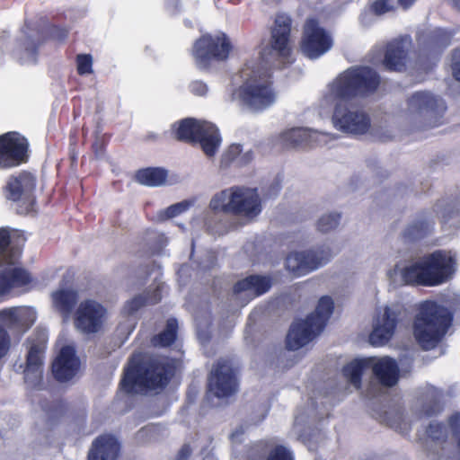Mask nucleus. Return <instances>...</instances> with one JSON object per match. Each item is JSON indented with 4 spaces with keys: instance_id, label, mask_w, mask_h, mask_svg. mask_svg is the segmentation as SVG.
<instances>
[{
    "instance_id": "obj_1",
    "label": "nucleus",
    "mask_w": 460,
    "mask_h": 460,
    "mask_svg": "<svg viewBox=\"0 0 460 460\" xmlns=\"http://www.w3.org/2000/svg\"><path fill=\"white\" fill-rule=\"evenodd\" d=\"M454 321L453 312L434 299H426L415 305L411 332L424 350L437 348L445 339Z\"/></svg>"
},
{
    "instance_id": "obj_2",
    "label": "nucleus",
    "mask_w": 460,
    "mask_h": 460,
    "mask_svg": "<svg viewBox=\"0 0 460 460\" xmlns=\"http://www.w3.org/2000/svg\"><path fill=\"white\" fill-rule=\"evenodd\" d=\"M381 77L370 66H352L340 74L330 87L332 101H351L367 97L379 87Z\"/></svg>"
},
{
    "instance_id": "obj_3",
    "label": "nucleus",
    "mask_w": 460,
    "mask_h": 460,
    "mask_svg": "<svg viewBox=\"0 0 460 460\" xmlns=\"http://www.w3.org/2000/svg\"><path fill=\"white\" fill-rule=\"evenodd\" d=\"M333 309L334 303L332 297L322 296L313 313L290 326L286 337L287 349L296 350L312 341L324 330Z\"/></svg>"
},
{
    "instance_id": "obj_4",
    "label": "nucleus",
    "mask_w": 460,
    "mask_h": 460,
    "mask_svg": "<svg viewBox=\"0 0 460 460\" xmlns=\"http://www.w3.org/2000/svg\"><path fill=\"white\" fill-rule=\"evenodd\" d=\"M209 206L212 210L247 218H253L261 211V203L257 189L239 186L224 190L216 194Z\"/></svg>"
},
{
    "instance_id": "obj_5",
    "label": "nucleus",
    "mask_w": 460,
    "mask_h": 460,
    "mask_svg": "<svg viewBox=\"0 0 460 460\" xmlns=\"http://www.w3.org/2000/svg\"><path fill=\"white\" fill-rule=\"evenodd\" d=\"M37 186L36 175L27 170H22L8 176L2 192L6 200L17 203V213L28 215L35 211Z\"/></svg>"
},
{
    "instance_id": "obj_6",
    "label": "nucleus",
    "mask_w": 460,
    "mask_h": 460,
    "mask_svg": "<svg viewBox=\"0 0 460 460\" xmlns=\"http://www.w3.org/2000/svg\"><path fill=\"white\" fill-rule=\"evenodd\" d=\"M236 93L241 104L254 111L265 110L276 99L272 75L268 72L246 79Z\"/></svg>"
},
{
    "instance_id": "obj_7",
    "label": "nucleus",
    "mask_w": 460,
    "mask_h": 460,
    "mask_svg": "<svg viewBox=\"0 0 460 460\" xmlns=\"http://www.w3.org/2000/svg\"><path fill=\"white\" fill-rule=\"evenodd\" d=\"M232 49V43L226 33H206L195 40L191 55L199 69L208 70L213 63L226 61Z\"/></svg>"
},
{
    "instance_id": "obj_8",
    "label": "nucleus",
    "mask_w": 460,
    "mask_h": 460,
    "mask_svg": "<svg viewBox=\"0 0 460 460\" xmlns=\"http://www.w3.org/2000/svg\"><path fill=\"white\" fill-rule=\"evenodd\" d=\"M30 142L18 131L0 135V171H9L29 163Z\"/></svg>"
},
{
    "instance_id": "obj_9",
    "label": "nucleus",
    "mask_w": 460,
    "mask_h": 460,
    "mask_svg": "<svg viewBox=\"0 0 460 460\" xmlns=\"http://www.w3.org/2000/svg\"><path fill=\"white\" fill-rule=\"evenodd\" d=\"M292 25L293 20L289 14L278 13L270 28L269 54L282 62L289 63L292 56Z\"/></svg>"
},
{
    "instance_id": "obj_10",
    "label": "nucleus",
    "mask_w": 460,
    "mask_h": 460,
    "mask_svg": "<svg viewBox=\"0 0 460 460\" xmlns=\"http://www.w3.org/2000/svg\"><path fill=\"white\" fill-rule=\"evenodd\" d=\"M333 46V40L330 32L321 26L316 18L305 20L302 37L300 40V50L309 59H317Z\"/></svg>"
},
{
    "instance_id": "obj_11",
    "label": "nucleus",
    "mask_w": 460,
    "mask_h": 460,
    "mask_svg": "<svg viewBox=\"0 0 460 460\" xmlns=\"http://www.w3.org/2000/svg\"><path fill=\"white\" fill-rule=\"evenodd\" d=\"M180 362L164 355L134 352L122 374H176Z\"/></svg>"
},
{
    "instance_id": "obj_12",
    "label": "nucleus",
    "mask_w": 460,
    "mask_h": 460,
    "mask_svg": "<svg viewBox=\"0 0 460 460\" xmlns=\"http://www.w3.org/2000/svg\"><path fill=\"white\" fill-rule=\"evenodd\" d=\"M407 102L410 109L423 117L425 127L436 128L443 124L447 106L442 98L420 91L411 94Z\"/></svg>"
},
{
    "instance_id": "obj_13",
    "label": "nucleus",
    "mask_w": 460,
    "mask_h": 460,
    "mask_svg": "<svg viewBox=\"0 0 460 460\" xmlns=\"http://www.w3.org/2000/svg\"><path fill=\"white\" fill-rule=\"evenodd\" d=\"M335 102L332 119L336 128L351 135H363L370 128V119L363 111H352L350 101H333Z\"/></svg>"
},
{
    "instance_id": "obj_14",
    "label": "nucleus",
    "mask_w": 460,
    "mask_h": 460,
    "mask_svg": "<svg viewBox=\"0 0 460 460\" xmlns=\"http://www.w3.org/2000/svg\"><path fill=\"white\" fill-rule=\"evenodd\" d=\"M431 287L447 282L456 271V260L450 252L437 250L422 257Z\"/></svg>"
},
{
    "instance_id": "obj_15",
    "label": "nucleus",
    "mask_w": 460,
    "mask_h": 460,
    "mask_svg": "<svg viewBox=\"0 0 460 460\" xmlns=\"http://www.w3.org/2000/svg\"><path fill=\"white\" fill-rule=\"evenodd\" d=\"M331 257L329 249L290 252L286 258V268L295 277H300L325 264Z\"/></svg>"
},
{
    "instance_id": "obj_16",
    "label": "nucleus",
    "mask_w": 460,
    "mask_h": 460,
    "mask_svg": "<svg viewBox=\"0 0 460 460\" xmlns=\"http://www.w3.org/2000/svg\"><path fill=\"white\" fill-rule=\"evenodd\" d=\"M239 389L237 376H208L204 402L210 406L228 402Z\"/></svg>"
},
{
    "instance_id": "obj_17",
    "label": "nucleus",
    "mask_w": 460,
    "mask_h": 460,
    "mask_svg": "<svg viewBox=\"0 0 460 460\" xmlns=\"http://www.w3.org/2000/svg\"><path fill=\"white\" fill-rule=\"evenodd\" d=\"M400 317V310L385 305L383 311L378 313L369 334L370 344L375 347L387 344L395 333Z\"/></svg>"
},
{
    "instance_id": "obj_18",
    "label": "nucleus",
    "mask_w": 460,
    "mask_h": 460,
    "mask_svg": "<svg viewBox=\"0 0 460 460\" xmlns=\"http://www.w3.org/2000/svg\"><path fill=\"white\" fill-rule=\"evenodd\" d=\"M174 376H123L119 389L127 394L146 395L163 391Z\"/></svg>"
},
{
    "instance_id": "obj_19",
    "label": "nucleus",
    "mask_w": 460,
    "mask_h": 460,
    "mask_svg": "<svg viewBox=\"0 0 460 460\" xmlns=\"http://www.w3.org/2000/svg\"><path fill=\"white\" fill-rule=\"evenodd\" d=\"M105 314L100 303L90 299L83 301L77 308L75 324L84 333H95L102 328Z\"/></svg>"
},
{
    "instance_id": "obj_20",
    "label": "nucleus",
    "mask_w": 460,
    "mask_h": 460,
    "mask_svg": "<svg viewBox=\"0 0 460 460\" xmlns=\"http://www.w3.org/2000/svg\"><path fill=\"white\" fill-rule=\"evenodd\" d=\"M369 369L372 374H400L396 360L389 357L354 358L342 367L341 374H364Z\"/></svg>"
},
{
    "instance_id": "obj_21",
    "label": "nucleus",
    "mask_w": 460,
    "mask_h": 460,
    "mask_svg": "<svg viewBox=\"0 0 460 460\" xmlns=\"http://www.w3.org/2000/svg\"><path fill=\"white\" fill-rule=\"evenodd\" d=\"M411 44L410 36L405 35L386 44L383 66L389 72H402L407 67L408 52Z\"/></svg>"
},
{
    "instance_id": "obj_22",
    "label": "nucleus",
    "mask_w": 460,
    "mask_h": 460,
    "mask_svg": "<svg viewBox=\"0 0 460 460\" xmlns=\"http://www.w3.org/2000/svg\"><path fill=\"white\" fill-rule=\"evenodd\" d=\"M36 314L30 307L19 306L0 311V323L13 335L22 336L35 323Z\"/></svg>"
},
{
    "instance_id": "obj_23",
    "label": "nucleus",
    "mask_w": 460,
    "mask_h": 460,
    "mask_svg": "<svg viewBox=\"0 0 460 460\" xmlns=\"http://www.w3.org/2000/svg\"><path fill=\"white\" fill-rule=\"evenodd\" d=\"M246 460H295L293 452L284 445L272 440L255 442L247 450Z\"/></svg>"
},
{
    "instance_id": "obj_24",
    "label": "nucleus",
    "mask_w": 460,
    "mask_h": 460,
    "mask_svg": "<svg viewBox=\"0 0 460 460\" xmlns=\"http://www.w3.org/2000/svg\"><path fill=\"white\" fill-rule=\"evenodd\" d=\"M271 286L272 279L270 277L252 274L238 280L233 286V294L234 296H243L249 300H252L267 293Z\"/></svg>"
},
{
    "instance_id": "obj_25",
    "label": "nucleus",
    "mask_w": 460,
    "mask_h": 460,
    "mask_svg": "<svg viewBox=\"0 0 460 460\" xmlns=\"http://www.w3.org/2000/svg\"><path fill=\"white\" fill-rule=\"evenodd\" d=\"M453 33L443 28H435L423 33L421 38L418 39L420 48L423 51L433 55L436 58L447 49L452 42Z\"/></svg>"
},
{
    "instance_id": "obj_26",
    "label": "nucleus",
    "mask_w": 460,
    "mask_h": 460,
    "mask_svg": "<svg viewBox=\"0 0 460 460\" xmlns=\"http://www.w3.org/2000/svg\"><path fill=\"white\" fill-rule=\"evenodd\" d=\"M120 445L111 435H101L92 443L87 460H116L119 455Z\"/></svg>"
},
{
    "instance_id": "obj_27",
    "label": "nucleus",
    "mask_w": 460,
    "mask_h": 460,
    "mask_svg": "<svg viewBox=\"0 0 460 460\" xmlns=\"http://www.w3.org/2000/svg\"><path fill=\"white\" fill-rule=\"evenodd\" d=\"M31 276L27 270L19 267H6L0 270V296L9 293L14 288L30 284Z\"/></svg>"
},
{
    "instance_id": "obj_28",
    "label": "nucleus",
    "mask_w": 460,
    "mask_h": 460,
    "mask_svg": "<svg viewBox=\"0 0 460 460\" xmlns=\"http://www.w3.org/2000/svg\"><path fill=\"white\" fill-rule=\"evenodd\" d=\"M319 133L305 128H295L283 132L281 141L286 147H313Z\"/></svg>"
},
{
    "instance_id": "obj_29",
    "label": "nucleus",
    "mask_w": 460,
    "mask_h": 460,
    "mask_svg": "<svg viewBox=\"0 0 460 460\" xmlns=\"http://www.w3.org/2000/svg\"><path fill=\"white\" fill-rule=\"evenodd\" d=\"M80 359L74 347L61 348L51 366V374H76L80 368Z\"/></svg>"
},
{
    "instance_id": "obj_30",
    "label": "nucleus",
    "mask_w": 460,
    "mask_h": 460,
    "mask_svg": "<svg viewBox=\"0 0 460 460\" xmlns=\"http://www.w3.org/2000/svg\"><path fill=\"white\" fill-rule=\"evenodd\" d=\"M208 123L193 118L183 119L175 128V138L184 143L197 144V139H199Z\"/></svg>"
},
{
    "instance_id": "obj_31",
    "label": "nucleus",
    "mask_w": 460,
    "mask_h": 460,
    "mask_svg": "<svg viewBox=\"0 0 460 460\" xmlns=\"http://www.w3.org/2000/svg\"><path fill=\"white\" fill-rule=\"evenodd\" d=\"M400 277L403 285L431 287L422 258L411 265L403 267L400 270Z\"/></svg>"
},
{
    "instance_id": "obj_32",
    "label": "nucleus",
    "mask_w": 460,
    "mask_h": 460,
    "mask_svg": "<svg viewBox=\"0 0 460 460\" xmlns=\"http://www.w3.org/2000/svg\"><path fill=\"white\" fill-rule=\"evenodd\" d=\"M168 172L162 167H146L139 169L135 173V180L141 185L158 187L165 184Z\"/></svg>"
},
{
    "instance_id": "obj_33",
    "label": "nucleus",
    "mask_w": 460,
    "mask_h": 460,
    "mask_svg": "<svg viewBox=\"0 0 460 460\" xmlns=\"http://www.w3.org/2000/svg\"><path fill=\"white\" fill-rule=\"evenodd\" d=\"M202 151L207 156H214L221 144V137L218 129L211 123H208L202 134L197 139Z\"/></svg>"
},
{
    "instance_id": "obj_34",
    "label": "nucleus",
    "mask_w": 460,
    "mask_h": 460,
    "mask_svg": "<svg viewBox=\"0 0 460 460\" xmlns=\"http://www.w3.org/2000/svg\"><path fill=\"white\" fill-rule=\"evenodd\" d=\"M45 341H31L26 356L25 374L41 372L45 353Z\"/></svg>"
},
{
    "instance_id": "obj_35",
    "label": "nucleus",
    "mask_w": 460,
    "mask_h": 460,
    "mask_svg": "<svg viewBox=\"0 0 460 460\" xmlns=\"http://www.w3.org/2000/svg\"><path fill=\"white\" fill-rule=\"evenodd\" d=\"M252 159L253 152L252 150L243 153L240 144H232L222 155L221 165L228 167L233 163H236L238 166H243L251 163Z\"/></svg>"
},
{
    "instance_id": "obj_36",
    "label": "nucleus",
    "mask_w": 460,
    "mask_h": 460,
    "mask_svg": "<svg viewBox=\"0 0 460 460\" xmlns=\"http://www.w3.org/2000/svg\"><path fill=\"white\" fill-rule=\"evenodd\" d=\"M177 336L178 321L175 318H169L165 328L161 332L154 335L150 342L155 348H168L175 342Z\"/></svg>"
},
{
    "instance_id": "obj_37",
    "label": "nucleus",
    "mask_w": 460,
    "mask_h": 460,
    "mask_svg": "<svg viewBox=\"0 0 460 460\" xmlns=\"http://www.w3.org/2000/svg\"><path fill=\"white\" fill-rule=\"evenodd\" d=\"M401 376H370L366 395L369 398L376 397L384 393V390L397 385Z\"/></svg>"
},
{
    "instance_id": "obj_38",
    "label": "nucleus",
    "mask_w": 460,
    "mask_h": 460,
    "mask_svg": "<svg viewBox=\"0 0 460 460\" xmlns=\"http://www.w3.org/2000/svg\"><path fill=\"white\" fill-rule=\"evenodd\" d=\"M53 304L63 314H69L75 308L78 294L73 289H58L52 294Z\"/></svg>"
},
{
    "instance_id": "obj_39",
    "label": "nucleus",
    "mask_w": 460,
    "mask_h": 460,
    "mask_svg": "<svg viewBox=\"0 0 460 460\" xmlns=\"http://www.w3.org/2000/svg\"><path fill=\"white\" fill-rule=\"evenodd\" d=\"M443 407L438 396L435 393H426L421 395V406L420 415L425 418H431L438 415Z\"/></svg>"
},
{
    "instance_id": "obj_40",
    "label": "nucleus",
    "mask_w": 460,
    "mask_h": 460,
    "mask_svg": "<svg viewBox=\"0 0 460 460\" xmlns=\"http://www.w3.org/2000/svg\"><path fill=\"white\" fill-rule=\"evenodd\" d=\"M241 366L234 358H221L213 366L209 374H239Z\"/></svg>"
},
{
    "instance_id": "obj_41",
    "label": "nucleus",
    "mask_w": 460,
    "mask_h": 460,
    "mask_svg": "<svg viewBox=\"0 0 460 460\" xmlns=\"http://www.w3.org/2000/svg\"><path fill=\"white\" fill-rule=\"evenodd\" d=\"M429 224L427 220H420L409 226L404 231V237L409 240H416L424 237L429 230Z\"/></svg>"
},
{
    "instance_id": "obj_42",
    "label": "nucleus",
    "mask_w": 460,
    "mask_h": 460,
    "mask_svg": "<svg viewBox=\"0 0 460 460\" xmlns=\"http://www.w3.org/2000/svg\"><path fill=\"white\" fill-rule=\"evenodd\" d=\"M40 405L42 410L49 415L50 419L63 416L66 411V404L62 400H56L51 402L42 401Z\"/></svg>"
},
{
    "instance_id": "obj_43",
    "label": "nucleus",
    "mask_w": 460,
    "mask_h": 460,
    "mask_svg": "<svg viewBox=\"0 0 460 460\" xmlns=\"http://www.w3.org/2000/svg\"><path fill=\"white\" fill-rule=\"evenodd\" d=\"M341 217V216L339 213H331L323 216L317 222L318 231L328 233L335 229L340 224Z\"/></svg>"
},
{
    "instance_id": "obj_44",
    "label": "nucleus",
    "mask_w": 460,
    "mask_h": 460,
    "mask_svg": "<svg viewBox=\"0 0 460 460\" xmlns=\"http://www.w3.org/2000/svg\"><path fill=\"white\" fill-rule=\"evenodd\" d=\"M427 436L433 441H446L447 429L442 422H431L426 429Z\"/></svg>"
},
{
    "instance_id": "obj_45",
    "label": "nucleus",
    "mask_w": 460,
    "mask_h": 460,
    "mask_svg": "<svg viewBox=\"0 0 460 460\" xmlns=\"http://www.w3.org/2000/svg\"><path fill=\"white\" fill-rule=\"evenodd\" d=\"M369 11L376 16H381L386 13L394 12L395 7L391 0H375L370 4Z\"/></svg>"
},
{
    "instance_id": "obj_46",
    "label": "nucleus",
    "mask_w": 460,
    "mask_h": 460,
    "mask_svg": "<svg viewBox=\"0 0 460 460\" xmlns=\"http://www.w3.org/2000/svg\"><path fill=\"white\" fill-rule=\"evenodd\" d=\"M110 136L107 134L97 136L93 144H92V151L94 154L95 158L101 159L104 157L106 154V148L110 142Z\"/></svg>"
},
{
    "instance_id": "obj_47",
    "label": "nucleus",
    "mask_w": 460,
    "mask_h": 460,
    "mask_svg": "<svg viewBox=\"0 0 460 460\" xmlns=\"http://www.w3.org/2000/svg\"><path fill=\"white\" fill-rule=\"evenodd\" d=\"M77 74L80 75L93 73V58L90 54H78L76 56Z\"/></svg>"
},
{
    "instance_id": "obj_48",
    "label": "nucleus",
    "mask_w": 460,
    "mask_h": 460,
    "mask_svg": "<svg viewBox=\"0 0 460 460\" xmlns=\"http://www.w3.org/2000/svg\"><path fill=\"white\" fill-rule=\"evenodd\" d=\"M40 44L41 42L40 40H35L29 35L19 40V47L21 49H22L26 54L31 56L37 55Z\"/></svg>"
},
{
    "instance_id": "obj_49",
    "label": "nucleus",
    "mask_w": 460,
    "mask_h": 460,
    "mask_svg": "<svg viewBox=\"0 0 460 460\" xmlns=\"http://www.w3.org/2000/svg\"><path fill=\"white\" fill-rule=\"evenodd\" d=\"M146 305H148L146 297L144 295H138L127 301L124 310L128 314L131 315Z\"/></svg>"
},
{
    "instance_id": "obj_50",
    "label": "nucleus",
    "mask_w": 460,
    "mask_h": 460,
    "mask_svg": "<svg viewBox=\"0 0 460 460\" xmlns=\"http://www.w3.org/2000/svg\"><path fill=\"white\" fill-rule=\"evenodd\" d=\"M191 204H192L191 201H189V200H183V201L172 204L165 209V211H164L165 216L167 218L175 217L181 215V213L187 211L190 208Z\"/></svg>"
},
{
    "instance_id": "obj_51",
    "label": "nucleus",
    "mask_w": 460,
    "mask_h": 460,
    "mask_svg": "<svg viewBox=\"0 0 460 460\" xmlns=\"http://www.w3.org/2000/svg\"><path fill=\"white\" fill-rule=\"evenodd\" d=\"M49 34L52 40L65 41L69 34V29L64 26L52 24L49 27Z\"/></svg>"
},
{
    "instance_id": "obj_52",
    "label": "nucleus",
    "mask_w": 460,
    "mask_h": 460,
    "mask_svg": "<svg viewBox=\"0 0 460 460\" xmlns=\"http://www.w3.org/2000/svg\"><path fill=\"white\" fill-rule=\"evenodd\" d=\"M11 244V234L7 228H0V260L6 256Z\"/></svg>"
},
{
    "instance_id": "obj_53",
    "label": "nucleus",
    "mask_w": 460,
    "mask_h": 460,
    "mask_svg": "<svg viewBox=\"0 0 460 460\" xmlns=\"http://www.w3.org/2000/svg\"><path fill=\"white\" fill-rule=\"evenodd\" d=\"M11 346V339L7 330L0 325V359L3 358L9 351Z\"/></svg>"
},
{
    "instance_id": "obj_54",
    "label": "nucleus",
    "mask_w": 460,
    "mask_h": 460,
    "mask_svg": "<svg viewBox=\"0 0 460 460\" xmlns=\"http://www.w3.org/2000/svg\"><path fill=\"white\" fill-rule=\"evenodd\" d=\"M448 424L453 435L457 438V447L460 448V411L454 412L448 418Z\"/></svg>"
},
{
    "instance_id": "obj_55",
    "label": "nucleus",
    "mask_w": 460,
    "mask_h": 460,
    "mask_svg": "<svg viewBox=\"0 0 460 460\" xmlns=\"http://www.w3.org/2000/svg\"><path fill=\"white\" fill-rule=\"evenodd\" d=\"M451 69L454 78L460 82V48H456L452 51Z\"/></svg>"
},
{
    "instance_id": "obj_56",
    "label": "nucleus",
    "mask_w": 460,
    "mask_h": 460,
    "mask_svg": "<svg viewBox=\"0 0 460 460\" xmlns=\"http://www.w3.org/2000/svg\"><path fill=\"white\" fill-rule=\"evenodd\" d=\"M190 92L197 96H204L208 93V85L200 80L191 82L190 84Z\"/></svg>"
},
{
    "instance_id": "obj_57",
    "label": "nucleus",
    "mask_w": 460,
    "mask_h": 460,
    "mask_svg": "<svg viewBox=\"0 0 460 460\" xmlns=\"http://www.w3.org/2000/svg\"><path fill=\"white\" fill-rule=\"evenodd\" d=\"M148 301V305H155L162 299V293L159 287H156L152 292L144 295Z\"/></svg>"
},
{
    "instance_id": "obj_58",
    "label": "nucleus",
    "mask_w": 460,
    "mask_h": 460,
    "mask_svg": "<svg viewBox=\"0 0 460 460\" xmlns=\"http://www.w3.org/2000/svg\"><path fill=\"white\" fill-rule=\"evenodd\" d=\"M43 376H24V382L30 383L36 381V384L33 385V389L41 390L43 389L41 383H42Z\"/></svg>"
},
{
    "instance_id": "obj_59",
    "label": "nucleus",
    "mask_w": 460,
    "mask_h": 460,
    "mask_svg": "<svg viewBox=\"0 0 460 460\" xmlns=\"http://www.w3.org/2000/svg\"><path fill=\"white\" fill-rule=\"evenodd\" d=\"M191 455V447L184 444L178 452L177 460H187Z\"/></svg>"
},
{
    "instance_id": "obj_60",
    "label": "nucleus",
    "mask_w": 460,
    "mask_h": 460,
    "mask_svg": "<svg viewBox=\"0 0 460 460\" xmlns=\"http://www.w3.org/2000/svg\"><path fill=\"white\" fill-rule=\"evenodd\" d=\"M347 377V383L353 385L356 389L361 387L362 376H345Z\"/></svg>"
},
{
    "instance_id": "obj_61",
    "label": "nucleus",
    "mask_w": 460,
    "mask_h": 460,
    "mask_svg": "<svg viewBox=\"0 0 460 460\" xmlns=\"http://www.w3.org/2000/svg\"><path fill=\"white\" fill-rule=\"evenodd\" d=\"M76 376H48L49 379H48L49 382H57V383H66L70 380H72Z\"/></svg>"
},
{
    "instance_id": "obj_62",
    "label": "nucleus",
    "mask_w": 460,
    "mask_h": 460,
    "mask_svg": "<svg viewBox=\"0 0 460 460\" xmlns=\"http://www.w3.org/2000/svg\"><path fill=\"white\" fill-rule=\"evenodd\" d=\"M416 0H398V4L403 9L408 10L413 5Z\"/></svg>"
},
{
    "instance_id": "obj_63",
    "label": "nucleus",
    "mask_w": 460,
    "mask_h": 460,
    "mask_svg": "<svg viewBox=\"0 0 460 460\" xmlns=\"http://www.w3.org/2000/svg\"><path fill=\"white\" fill-rule=\"evenodd\" d=\"M153 429H154V426H151V425L146 426L138 430L137 436L143 437L144 435L147 434L148 432L152 431Z\"/></svg>"
},
{
    "instance_id": "obj_64",
    "label": "nucleus",
    "mask_w": 460,
    "mask_h": 460,
    "mask_svg": "<svg viewBox=\"0 0 460 460\" xmlns=\"http://www.w3.org/2000/svg\"><path fill=\"white\" fill-rule=\"evenodd\" d=\"M453 4L456 7L460 9V0H453Z\"/></svg>"
}]
</instances>
